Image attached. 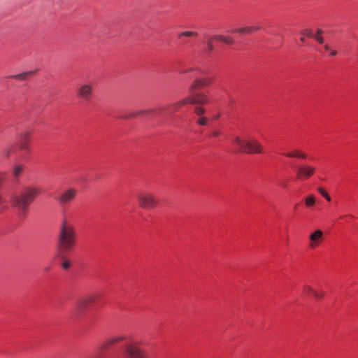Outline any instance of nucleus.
Listing matches in <instances>:
<instances>
[{
  "label": "nucleus",
  "mask_w": 358,
  "mask_h": 358,
  "mask_svg": "<svg viewBox=\"0 0 358 358\" xmlns=\"http://www.w3.org/2000/svg\"><path fill=\"white\" fill-rule=\"evenodd\" d=\"M322 34V31L320 29H317V34H314L313 30L311 29H304L302 32V36L300 40L302 43H304V36L313 38H315L319 43L322 44L324 42L323 38L321 36Z\"/></svg>",
  "instance_id": "9b49d317"
},
{
  "label": "nucleus",
  "mask_w": 358,
  "mask_h": 358,
  "mask_svg": "<svg viewBox=\"0 0 358 358\" xmlns=\"http://www.w3.org/2000/svg\"><path fill=\"white\" fill-rule=\"evenodd\" d=\"M336 55V51H335V50L331 51L330 56L334 57Z\"/></svg>",
  "instance_id": "5701e85b"
},
{
  "label": "nucleus",
  "mask_w": 358,
  "mask_h": 358,
  "mask_svg": "<svg viewBox=\"0 0 358 358\" xmlns=\"http://www.w3.org/2000/svg\"><path fill=\"white\" fill-rule=\"evenodd\" d=\"M287 163L293 169L296 171L297 176L300 179H306L311 176L315 172L314 168L306 165L299 166L294 164L292 159L289 160Z\"/></svg>",
  "instance_id": "1a4fd4ad"
},
{
  "label": "nucleus",
  "mask_w": 358,
  "mask_h": 358,
  "mask_svg": "<svg viewBox=\"0 0 358 358\" xmlns=\"http://www.w3.org/2000/svg\"><path fill=\"white\" fill-rule=\"evenodd\" d=\"M99 296L94 295L86 298H80L77 301V311L79 314L83 313L88 308L96 306Z\"/></svg>",
  "instance_id": "6e6552de"
},
{
  "label": "nucleus",
  "mask_w": 358,
  "mask_h": 358,
  "mask_svg": "<svg viewBox=\"0 0 358 358\" xmlns=\"http://www.w3.org/2000/svg\"><path fill=\"white\" fill-rule=\"evenodd\" d=\"M282 186L283 188H286L287 187V184L285 182H283L282 184Z\"/></svg>",
  "instance_id": "bb28decb"
},
{
  "label": "nucleus",
  "mask_w": 358,
  "mask_h": 358,
  "mask_svg": "<svg viewBox=\"0 0 358 358\" xmlns=\"http://www.w3.org/2000/svg\"><path fill=\"white\" fill-rule=\"evenodd\" d=\"M219 135V132L218 131H214L213 132V136H217Z\"/></svg>",
  "instance_id": "b1692460"
},
{
  "label": "nucleus",
  "mask_w": 358,
  "mask_h": 358,
  "mask_svg": "<svg viewBox=\"0 0 358 358\" xmlns=\"http://www.w3.org/2000/svg\"><path fill=\"white\" fill-rule=\"evenodd\" d=\"M77 194V192L74 189H69L66 190L64 192H63L60 196L55 198V199L61 204H65L71 202L73 200L76 195Z\"/></svg>",
  "instance_id": "9d476101"
},
{
  "label": "nucleus",
  "mask_w": 358,
  "mask_h": 358,
  "mask_svg": "<svg viewBox=\"0 0 358 358\" xmlns=\"http://www.w3.org/2000/svg\"><path fill=\"white\" fill-rule=\"evenodd\" d=\"M318 192L324 198L326 199L327 201H331L330 196L327 194V192H326V190L324 188L320 187L318 189Z\"/></svg>",
  "instance_id": "4be33fe9"
},
{
  "label": "nucleus",
  "mask_w": 358,
  "mask_h": 358,
  "mask_svg": "<svg viewBox=\"0 0 358 358\" xmlns=\"http://www.w3.org/2000/svg\"><path fill=\"white\" fill-rule=\"evenodd\" d=\"M197 33L191 31H186L180 33L178 35V40L180 43H186L183 41V38H190V37H196Z\"/></svg>",
  "instance_id": "6ab92c4d"
},
{
  "label": "nucleus",
  "mask_w": 358,
  "mask_h": 358,
  "mask_svg": "<svg viewBox=\"0 0 358 358\" xmlns=\"http://www.w3.org/2000/svg\"><path fill=\"white\" fill-rule=\"evenodd\" d=\"M75 244V231L70 225H69L66 220H64L62 224L59 237V246L58 253L60 256L62 262L61 266L63 269L67 270L71 267V262L67 260L63 254L64 251L71 250Z\"/></svg>",
  "instance_id": "20e7f679"
},
{
  "label": "nucleus",
  "mask_w": 358,
  "mask_h": 358,
  "mask_svg": "<svg viewBox=\"0 0 358 358\" xmlns=\"http://www.w3.org/2000/svg\"><path fill=\"white\" fill-rule=\"evenodd\" d=\"M22 166L21 165H17L15 166L13 170V176L17 178L22 172Z\"/></svg>",
  "instance_id": "412c9836"
},
{
  "label": "nucleus",
  "mask_w": 358,
  "mask_h": 358,
  "mask_svg": "<svg viewBox=\"0 0 358 358\" xmlns=\"http://www.w3.org/2000/svg\"><path fill=\"white\" fill-rule=\"evenodd\" d=\"M39 194V189L31 187H26L20 193L13 191L8 192L4 197L0 196V213L10 204L17 208L20 212V217L24 218L29 205Z\"/></svg>",
  "instance_id": "f03ea898"
},
{
  "label": "nucleus",
  "mask_w": 358,
  "mask_h": 358,
  "mask_svg": "<svg viewBox=\"0 0 358 358\" xmlns=\"http://www.w3.org/2000/svg\"><path fill=\"white\" fill-rule=\"evenodd\" d=\"M281 155H283V156H285L286 157H289V158H300V159H303L306 157V155L298 151V150H294V151H292V152H282V153H280Z\"/></svg>",
  "instance_id": "a211bd4d"
},
{
  "label": "nucleus",
  "mask_w": 358,
  "mask_h": 358,
  "mask_svg": "<svg viewBox=\"0 0 358 358\" xmlns=\"http://www.w3.org/2000/svg\"><path fill=\"white\" fill-rule=\"evenodd\" d=\"M138 202L143 208H150L156 205L155 199L150 194H142L138 197Z\"/></svg>",
  "instance_id": "ddd939ff"
},
{
  "label": "nucleus",
  "mask_w": 358,
  "mask_h": 358,
  "mask_svg": "<svg viewBox=\"0 0 358 358\" xmlns=\"http://www.w3.org/2000/svg\"><path fill=\"white\" fill-rule=\"evenodd\" d=\"M234 41L231 37H225L221 35H216L210 37L204 44L206 53L210 55L213 50L221 51L224 45H233Z\"/></svg>",
  "instance_id": "0eeeda50"
},
{
  "label": "nucleus",
  "mask_w": 358,
  "mask_h": 358,
  "mask_svg": "<svg viewBox=\"0 0 358 358\" xmlns=\"http://www.w3.org/2000/svg\"><path fill=\"white\" fill-rule=\"evenodd\" d=\"M50 269V267L49 266H46L44 270H45V272H48Z\"/></svg>",
  "instance_id": "a878e982"
},
{
  "label": "nucleus",
  "mask_w": 358,
  "mask_h": 358,
  "mask_svg": "<svg viewBox=\"0 0 358 358\" xmlns=\"http://www.w3.org/2000/svg\"><path fill=\"white\" fill-rule=\"evenodd\" d=\"M218 117H219V115H216V116H215L214 119H215V120H216V119H217Z\"/></svg>",
  "instance_id": "cd10ccee"
},
{
  "label": "nucleus",
  "mask_w": 358,
  "mask_h": 358,
  "mask_svg": "<svg viewBox=\"0 0 358 358\" xmlns=\"http://www.w3.org/2000/svg\"><path fill=\"white\" fill-rule=\"evenodd\" d=\"M260 29L258 26H250L245 27L243 28L236 29L233 31L234 33H240V34H249Z\"/></svg>",
  "instance_id": "dca6fc26"
},
{
  "label": "nucleus",
  "mask_w": 358,
  "mask_h": 358,
  "mask_svg": "<svg viewBox=\"0 0 358 358\" xmlns=\"http://www.w3.org/2000/svg\"><path fill=\"white\" fill-rule=\"evenodd\" d=\"M180 73H186L190 75L194 81L189 87V96L183 100L166 107H159L156 109L140 110L131 113L124 118H131L137 116L148 115L150 117H159L162 120L172 118L174 113H178L173 118L176 124H181L182 127L187 125L192 118L194 119V115L201 116L196 123L205 126L208 123V118L201 116L205 113V109L201 106L208 101V99L204 93L203 88L210 85L211 80L206 77V73L199 69H189L183 70L180 68L176 69Z\"/></svg>",
  "instance_id": "f257e3e1"
},
{
  "label": "nucleus",
  "mask_w": 358,
  "mask_h": 358,
  "mask_svg": "<svg viewBox=\"0 0 358 358\" xmlns=\"http://www.w3.org/2000/svg\"><path fill=\"white\" fill-rule=\"evenodd\" d=\"M113 349V358H147L143 350L136 343L127 341L125 336L115 337L106 341L101 347V351Z\"/></svg>",
  "instance_id": "7ed1b4c3"
},
{
  "label": "nucleus",
  "mask_w": 358,
  "mask_h": 358,
  "mask_svg": "<svg viewBox=\"0 0 358 358\" xmlns=\"http://www.w3.org/2000/svg\"><path fill=\"white\" fill-rule=\"evenodd\" d=\"M309 246L311 248H316L324 239L323 232L320 229H317L310 234Z\"/></svg>",
  "instance_id": "f8f14e48"
},
{
  "label": "nucleus",
  "mask_w": 358,
  "mask_h": 358,
  "mask_svg": "<svg viewBox=\"0 0 358 358\" xmlns=\"http://www.w3.org/2000/svg\"><path fill=\"white\" fill-rule=\"evenodd\" d=\"M31 132L29 131L17 134L16 142L10 146L7 150L6 156L8 157L14 154L15 159L22 158L25 161L28 160L30 150L29 147V141Z\"/></svg>",
  "instance_id": "39448f33"
},
{
  "label": "nucleus",
  "mask_w": 358,
  "mask_h": 358,
  "mask_svg": "<svg viewBox=\"0 0 358 358\" xmlns=\"http://www.w3.org/2000/svg\"><path fill=\"white\" fill-rule=\"evenodd\" d=\"M232 144L237 151L245 153H260L262 147L259 142L255 139L242 140L236 136L232 140Z\"/></svg>",
  "instance_id": "423d86ee"
},
{
  "label": "nucleus",
  "mask_w": 358,
  "mask_h": 358,
  "mask_svg": "<svg viewBox=\"0 0 358 358\" xmlns=\"http://www.w3.org/2000/svg\"><path fill=\"white\" fill-rule=\"evenodd\" d=\"M303 292L308 295L314 296L317 299H321L324 295L323 292L315 291L309 286L304 287Z\"/></svg>",
  "instance_id": "f3484780"
},
{
  "label": "nucleus",
  "mask_w": 358,
  "mask_h": 358,
  "mask_svg": "<svg viewBox=\"0 0 358 358\" xmlns=\"http://www.w3.org/2000/svg\"><path fill=\"white\" fill-rule=\"evenodd\" d=\"M78 94L85 100H88L91 95V87L87 85H83L78 90Z\"/></svg>",
  "instance_id": "4468645a"
},
{
  "label": "nucleus",
  "mask_w": 358,
  "mask_h": 358,
  "mask_svg": "<svg viewBox=\"0 0 358 358\" xmlns=\"http://www.w3.org/2000/svg\"><path fill=\"white\" fill-rule=\"evenodd\" d=\"M324 48L327 52H328L329 50V47L327 45L324 46Z\"/></svg>",
  "instance_id": "393cba45"
},
{
  "label": "nucleus",
  "mask_w": 358,
  "mask_h": 358,
  "mask_svg": "<svg viewBox=\"0 0 358 358\" xmlns=\"http://www.w3.org/2000/svg\"><path fill=\"white\" fill-rule=\"evenodd\" d=\"M306 205L308 207H312L315 205V199L313 195H309L306 199Z\"/></svg>",
  "instance_id": "aec40b11"
},
{
  "label": "nucleus",
  "mask_w": 358,
  "mask_h": 358,
  "mask_svg": "<svg viewBox=\"0 0 358 358\" xmlns=\"http://www.w3.org/2000/svg\"><path fill=\"white\" fill-rule=\"evenodd\" d=\"M36 71L37 70H34V71H29L24 72V73H19V74H17V75L10 76H9V78H15V79H17V80H26L28 78L34 76L36 73Z\"/></svg>",
  "instance_id": "2eb2a0df"
}]
</instances>
